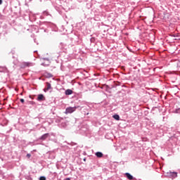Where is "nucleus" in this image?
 <instances>
[{
    "instance_id": "2",
    "label": "nucleus",
    "mask_w": 180,
    "mask_h": 180,
    "mask_svg": "<svg viewBox=\"0 0 180 180\" xmlns=\"http://www.w3.org/2000/svg\"><path fill=\"white\" fill-rule=\"evenodd\" d=\"M33 64L30 62H22L20 64V68H26V67H32Z\"/></svg>"
},
{
    "instance_id": "12",
    "label": "nucleus",
    "mask_w": 180,
    "mask_h": 180,
    "mask_svg": "<svg viewBox=\"0 0 180 180\" xmlns=\"http://www.w3.org/2000/svg\"><path fill=\"white\" fill-rule=\"evenodd\" d=\"M176 67H177V68H179V67H180V61L179 60H177L176 62Z\"/></svg>"
},
{
    "instance_id": "10",
    "label": "nucleus",
    "mask_w": 180,
    "mask_h": 180,
    "mask_svg": "<svg viewBox=\"0 0 180 180\" xmlns=\"http://www.w3.org/2000/svg\"><path fill=\"white\" fill-rule=\"evenodd\" d=\"M72 90L71 89H67L65 91V95H72Z\"/></svg>"
},
{
    "instance_id": "5",
    "label": "nucleus",
    "mask_w": 180,
    "mask_h": 180,
    "mask_svg": "<svg viewBox=\"0 0 180 180\" xmlns=\"http://www.w3.org/2000/svg\"><path fill=\"white\" fill-rule=\"evenodd\" d=\"M125 176H127V179L133 180L134 177L129 173H125Z\"/></svg>"
},
{
    "instance_id": "8",
    "label": "nucleus",
    "mask_w": 180,
    "mask_h": 180,
    "mask_svg": "<svg viewBox=\"0 0 180 180\" xmlns=\"http://www.w3.org/2000/svg\"><path fill=\"white\" fill-rule=\"evenodd\" d=\"M6 71H8L6 67H0V72H6Z\"/></svg>"
},
{
    "instance_id": "13",
    "label": "nucleus",
    "mask_w": 180,
    "mask_h": 180,
    "mask_svg": "<svg viewBox=\"0 0 180 180\" xmlns=\"http://www.w3.org/2000/svg\"><path fill=\"white\" fill-rule=\"evenodd\" d=\"M20 101L21 102V103H25V99L23 98H20Z\"/></svg>"
},
{
    "instance_id": "4",
    "label": "nucleus",
    "mask_w": 180,
    "mask_h": 180,
    "mask_svg": "<svg viewBox=\"0 0 180 180\" xmlns=\"http://www.w3.org/2000/svg\"><path fill=\"white\" fill-rule=\"evenodd\" d=\"M49 136L50 134L49 133L45 134L39 138V140H46V139H47Z\"/></svg>"
},
{
    "instance_id": "7",
    "label": "nucleus",
    "mask_w": 180,
    "mask_h": 180,
    "mask_svg": "<svg viewBox=\"0 0 180 180\" xmlns=\"http://www.w3.org/2000/svg\"><path fill=\"white\" fill-rule=\"evenodd\" d=\"M96 155L98 157V158H102L103 157V153L101 152H97L96 153Z\"/></svg>"
},
{
    "instance_id": "14",
    "label": "nucleus",
    "mask_w": 180,
    "mask_h": 180,
    "mask_svg": "<svg viewBox=\"0 0 180 180\" xmlns=\"http://www.w3.org/2000/svg\"><path fill=\"white\" fill-rule=\"evenodd\" d=\"M39 180H46V178L44 176H41L39 178Z\"/></svg>"
},
{
    "instance_id": "9",
    "label": "nucleus",
    "mask_w": 180,
    "mask_h": 180,
    "mask_svg": "<svg viewBox=\"0 0 180 180\" xmlns=\"http://www.w3.org/2000/svg\"><path fill=\"white\" fill-rule=\"evenodd\" d=\"M170 174H172V178H178V173L177 172H170Z\"/></svg>"
},
{
    "instance_id": "15",
    "label": "nucleus",
    "mask_w": 180,
    "mask_h": 180,
    "mask_svg": "<svg viewBox=\"0 0 180 180\" xmlns=\"http://www.w3.org/2000/svg\"><path fill=\"white\" fill-rule=\"evenodd\" d=\"M32 155H30V154H27V157H28V158H30V157H31Z\"/></svg>"
},
{
    "instance_id": "3",
    "label": "nucleus",
    "mask_w": 180,
    "mask_h": 180,
    "mask_svg": "<svg viewBox=\"0 0 180 180\" xmlns=\"http://www.w3.org/2000/svg\"><path fill=\"white\" fill-rule=\"evenodd\" d=\"M51 89V84L49 82H46V88L44 89V92H47V91H50Z\"/></svg>"
},
{
    "instance_id": "11",
    "label": "nucleus",
    "mask_w": 180,
    "mask_h": 180,
    "mask_svg": "<svg viewBox=\"0 0 180 180\" xmlns=\"http://www.w3.org/2000/svg\"><path fill=\"white\" fill-rule=\"evenodd\" d=\"M113 117L115 119V120H120V117L119 115H113Z\"/></svg>"
},
{
    "instance_id": "17",
    "label": "nucleus",
    "mask_w": 180,
    "mask_h": 180,
    "mask_svg": "<svg viewBox=\"0 0 180 180\" xmlns=\"http://www.w3.org/2000/svg\"><path fill=\"white\" fill-rule=\"evenodd\" d=\"M0 5H2V0H0Z\"/></svg>"
},
{
    "instance_id": "6",
    "label": "nucleus",
    "mask_w": 180,
    "mask_h": 180,
    "mask_svg": "<svg viewBox=\"0 0 180 180\" xmlns=\"http://www.w3.org/2000/svg\"><path fill=\"white\" fill-rule=\"evenodd\" d=\"M37 101H44V96L43 94L38 95Z\"/></svg>"
},
{
    "instance_id": "1",
    "label": "nucleus",
    "mask_w": 180,
    "mask_h": 180,
    "mask_svg": "<svg viewBox=\"0 0 180 180\" xmlns=\"http://www.w3.org/2000/svg\"><path fill=\"white\" fill-rule=\"evenodd\" d=\"M77 110V107H68L65 110V115H68V113H73V112H75Z\"/></svg>"
},
{
    "instance_id": "16",
    "label": "nucleus",
    "mask_w": 180,
    "mask_h": 180,
    "mask_svg": "<svg viewBox=\"0 0 180 180\" xmlns=\"http://www.w3.org/2000/svg\"><path fill=\"white\" fill-rule=\"evenodd\" d=\"M64 180H71V179H70V178H66V179H65Z\"/></svg>"
}]
</instances>
